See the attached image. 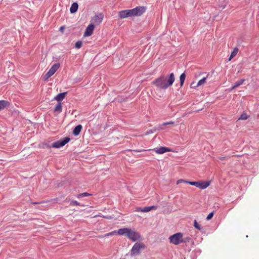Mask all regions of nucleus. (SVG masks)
<instances>
[{"label": "nucleus", "instance_id": "c85d7f7f", "mask_svg": "<svg viewBox=\"0 0 259 259\" xmlns=\"http://www.w3.org/2000/svg\"><path fill=\"white\" fill-rule=\"evenodd\" d=\"M194 226L198 230H201V227L200 226V225L198 224V223L197 222L196 220H195L194 221Z\"/></svg>", "mask_w": 259, "mask_h": 259}, {"label": "nucleus", "instance_id": "2f4dec72", "mask_svg": "<svg viewBox=\"0 0 259 259\" xmlns=\"http://www.w3.org/2000/svg\"><path fill=\"white\" fill-rule=\"evenodd\" d=\"M174 124V122L169 121V122H163L162 123V124L161 125V126L162 125H172Z\"/></svg>", "mask_w": 259, "mask_h": 259}, {"label": "nucleus", "instance_id": "393cba45", "mask_svg": "<svg viewBox=\"0 0 259 259\" xmlns=\"http://www.w3.org/2000/svg\"><path fill=\"white\" fill-rule=\"evenodd\" d=\"M71 206H79L80 205V203L75 200H72L70 202ZM81 206H83V205H81Z\"/></svg>", "mask_w": 259, "mask_h": 259}, {"label": "nucleus", "instance_id": "20e7f679", "mask_svg": "<svg viewBox=\"0 0 259 259\" xmlns=\"http://www.w3.org/2000/svg\"><path fill=\"white\" fill-rule=\"evenodd\" d=\"M126 237L134 242L139 240L141 239V235L140 234L135 230L131 229H128Z\"/></svg>", "mask_w": 259, "mask_h": 259}, {"label": "nucleus", "instance_id": "412c9836", "mask_svg": "<svg viewBox=\"0 0 259 259\" xmlns=\"http://www.w3.org/2000/svg\"><path fill=\"white\" fill-rule=\"evenodd\" d=\"M62 103L59 102L56 105V106L55 108V111L61 112L62 111Z\"/></svg>", "mask_w": 259, "mask_h": 259}, {"label": "nucleus", "instance_id": "4468645a", "mask_svg": "<svg viewBox=\"0 0 259 259\" xmlns=\"http://www.w3.org/2000/svg\"><path fill=\"white\" fill-rule=\"evenodd\" d=\"M82 128V126L81 124H79L77 125L73 131V134L74 136H78L80 133L81 130Z\"/></svg>", "mask_w": 259, "mask_h": 259}, {"label": "nucleus", "instance_id": "dca6fc26", "mask_svg": "<svg viewBox=\"0 0 259 259\" xmlns=\"http://www.w3.org/2000/svg\"><path fill=\"white\" fill-rule=\"evenodd\" d=\"M78 5L77 3H73L70 8V11L71 13H75L78 9Z\"/></svg>", "mask_w": 259, "mask_h": 259}, {"label": "nucleus", "instance_id": "4c0bfd02", "mask_svg": "<svg viewBox=\"0 0 259 259\" xmlns=\"http://www.w3.org/2000/svg\"><path fill=\"white\" fill-rule=\"evenodd\" d=\"M104 218H107V219H110L111 217H110L109 218H107V217H103Z\"/></svg>", "mask_w": 259, "mask_h": 259}, {"label": "nucleus", "instance_id": "f03ea898", "mask_svg": "<svg viewBox=\"0 0 259 259\" xmlns=\"http://www.w3.org/2000/svg\"><path fill=\"white\" fill-rule=\"evenodd\" d=\"M183 234L181 233H176L169 237V242L175 245H178L184 242Z\"/></svg>", "mask_w": 259, "mask_h": 259}, {"label": "nucleus", "instance_id": "9b49d317", "mask_svg": "<svg viewBox=\"0 0 259 259\" xmlns=\"http://www.w3.org/2000/svg\"><path fill=\"white\" fill-rule=\"evenodd\" d=\"M131 11V10L121 11L118 13V16L120 19H124L128 17H132Z\"/></svg>", "mask_w": 259, "mask_h": 259}, {"label": "nucleus", "instance_id": "c756f323", "mask_svg": "<svg viewBox=\"0 0 259 259\" xmlns=\"http://www.w3.org/2000/svg\"><path fill=\"white\" fill-rule=\"evenodd\" d=\"M115 234H116V231H112L111 232H110V233L106 234L104 235V237H108V236H113V235H114Z\"/></svg>", "mask_w": 259, "mask_h": 259}, {"label": "nucleus", "instance_id": "f3484780", "mask_svg": "<svg viewBox=\"0 0 259 259\" xmlns=\"http://www.w3.org/2000/svg\"><path fill=\"white\" fill-rule=\"evenodd\" d=\"M244 81H245V79H241L240 80L234 83V85L231 89L230 91H232L234 89H235V88H236L237 87H238L243 84Z\"/></svg>", "mask_w": 259, "mask_h": 259}, {"label": "nucleus", "instance_id": "f257e3e1", "mask_svg": "<svg viewBox=\"0 0 259 259\" xmlns=\"http://www.w3.org/2000/svg\"><path fill=\"white\" fill-rule=\"evenodd\" d=\"M175 80V75L174 73H171L168 76H161L153 81L152 83L158 89L166 90L173 84Z\"/></svg>", "mask_w": 259, "mask_h": 259}, {"label": "nucleus", "instance_id": "f8f14e48", "mask_svg": "<svg viewBox=\"0 0 259 259\" xmlns=\"http://www.w3.org/2000/svg\"><path fill=\"white\" fill-rule=\"evenodd\" d=\"M95 29V26L93 24H90L85 29L84 33V36H90L93 34V31Z\"/></svg>", "mask_w": 259, "mask_h": 259}, {"label": "nucleus", "instance_id": "72a5a7b5", "mask_svg": "<svg viewBox=\"0 0 259 259\" xmlns=\"http://www.w3.org/2000/svg\"><path fill=\"white\" fill-rule=\"evenodd\" d=\"M64 29H65V27L63 26H61L60 27L59 30L63 32L64 31Z\"/></svg>", "mask_w": 259, "mask_h": 259}, {"label": "nucleus", "instance_id": "0eeeda50", "mask_svg": "<svg viewBox=\"0 0 259 259\" xmlns=\"http://www.w3.org/2000/svg\"><path fill=\"white\" fill-rule=\"evenodd\" d=\"M60 67V64L55 63L51 68L50 69L49 71L45 75L44 79L45 80H48L51 76H52L59 69Z\"/></svg>", "mask_w": 259, "mask_h": 259}, {"label": "nucleus", "instance_id": "a211bd4d", "mask_svg": "<svg viewBox=\"0 0 259 259\" xmlns=\"http://www.w3.org/2000/svg\"><path fill=\"white\" fill-rule=\"evenodd\" d=\"M157 209V206H151L148 207H145L142 208V210H141V212H147L152 210H156Z\"/></svg>", "mask_w": 259, "mask_h": 259}, {"label": "nucleus", "instance_id": "7ed1b4c3", "mask_svg": "<svg viewBox=\"0 0 259 259\" xmlns=\"http://www.w3.org/2000/svg\"><path fill=\"white\" fill-rule=\"evenodd\" d=\"M70 140V139L69 138L66 137L62 140L53 143L51 146L46 144V146L48 148H59L68 143Z\"/></svg>", "mask_w": 259, "mask_h": 259}, {"label": "nucleus", "instance_id": "6ab92c4d", "mask_svg": "<svg viewBox=\"0 0 259 259\" xmlns=\"http://www.w3.org/2000/svg\"><path fill=\"white\" fill-rule=\"evenodd\" d=\"M9 105V103L7 101H0V111L4 109L5 107Z\"/></svg>", "mask_w": 259, "mask_h": 259}, {"label": "nucleus", "instance_id": "e433bc0d", "mask_svg": "<svg viewBox=\"0 0 259 259\" xmlns=\"http://www.w3.org/2000/svg\"><path fill=\"white\" fill-rule=\"evenodd\" d=\"M220 159L221 160H224L225 159V158L224 157H221V158H220Z\"/></svg>", "mask_w": 259, "mask_h": 259}, {"label": "nucleus", "instance_id": "423d86ee", "mask_svg": "<svg viewBox=\"0 0 259 259\" xmlns=\"http://www.w3.org/2000/svg\"><path fill=\"white\" fill-rule=\"evenodd\" d=\"M149 150H152L155 151L157 154H162L167 152H170L171 151V150L167 147H160L154 148L153 149H149V150H137L136 152H142V151H149Z\"/></svg>", "mask_w": 259, "mask_h": 259}, {"label": "nucleus", "instance_id": "1a4fd4ad", "mask_svg": "<svg viewBox=\"0 0 259 259\" xmlns=\"http://www.w3.org/2000/svg\"><path fill=\"white\" fill-rule=\"evenodd\" d=\"M189 184L192 186H194L201 189H204L209 186L210 182H190V183H189Z\"/></svg>", "mask_w": 259, "mask_h": 259}, {"label": "nucleus", "instance_id": "2eb2a0df", "mask_svg": "<svg viewBox=\"0 0 259 259\" xmlns=\"http://www.w3.org/2000/svg\"><path fill=\"white\" fill-rule=\"evenodd\" d=\"M66 94V92L60 93L55 97V100L59 102L62 101L65 98Z\"/></svg>", "mask_w": 259, "mask_h": 259}, {"label": "nucleus", "instance_id": "bb28decb", "mask_svg": "<svg viewBox=\"0 0 259 259\" xmlns=\"http://www.w3.org/2000/svg\"><path fill=\"white\" fill-rule=\"evenodd\" d=\"M91 194L88 193H87V192H84V193H81V194H79L77 196V198H80V197H87V196H90Z\"/></svg>", "mask_w": 259, "mask_h": 259}, {"label": "nucleus", "instance_id": "ddd939ff", "mask_svg": "<svg viewBox=\"0 0 259 259\" xmlns=\"http://www.w3.org/2000/svg\"><path fill=\"white\" fill-rule=\"evenodd\" d=\"M128 230V228H127L120 229L117 231H116V234L118 235H124L126 236Z\"/></svg>", "mask_w": 259, "mask_h": 259}, {"label": "nucleus", "instance_id": "58836bf2", "mask_svg": "<svg viewBox=\"0 0 259 259\" xmlns=\"http://www.w3.org/2000/svg\"><path fill=\"white\" fill-rule=\"evenodd\" d=\"M257 116H258V117H259V114H258Z\"/></svg>", "mask_w": 259, "mask_h": 259}, {"label": "nucleus", "instance_id": "cd10ccee", "mask_svg": "<svg viewBox=\"0 0 259 259\" xmlns=\"http://www.w3.org/2000/svg\"><path fill=\"white\" fill-rule=\"evenodd\" d=\"M81 46H82V42L80 41H77L75 44V48L77 49L80 48Z\"/></svg>", "mask_w": 259, "mask_h": 259}, {"label": "nucleus", "instance_id": "473e14b6", "mask_svg": "<svg viewBox=\"0 0 259 259\" xmlns=\"http://www.w3.org/2000/svg\"><path fill=\"white\" fill-rule=\"evenodd\" d=\"M213 216V212H212L210 213L207 217L206 219L207 220H210Z\"/></svg>", "mask_w": 259, "mask_h": 259}, {"label": "nucleus", "instance_id": "39448f33", "mask_svg": "<svg viewBox=\"0 0 259 259\" xmlns=\"http://www.w3.org/2000/svg\"><path fill=\"white\" fill-rule=\"evenodd\" d=\"M145 245L143 243H136L132 248L131 254L135 256L139 254L141 249L144 248Z\"/></svg>", "mask_w": 259, "mask_h": 259}, {"label": "nucleus", "instance_id": "7c9ffc66", "mask_svg": "<svg viewBox=\"0 0 259 259\" xmlns=\"http://www.w3.org/2000/svg\"><path fill=\"white\" fill-rule=\"evenodd\" d=\"M196 83H196L195 81H193L190 85V87L191 88L195 89L196 88L199 87V85H196Z\"/></svg>", "mask_w": 259, "mask_h": 259}, {"label": "nucleus", "instance_id": "aec40b11", "mask_svg": "<svg viewBox=\"0 0 259 259\" xmlns=\"http://www.w3.org/2000/svg\"><path fill=\"white\" fill-rule=\"evenodd\" d=\"M238 52V49L237 48H235L231 54L229 58V61H231L237 54Z\"/></svg>", "mask_w": 259, "mask_h": 259}, {"label": "nucleus", "instance_id": "4be33fe9", "mask_svg": "<svg viewBox=\"0 0 259 259\" xmlns=\"http://www.w3.org/2000/svg\"><path fill=\"white\" fill-rule=\"evenodd\" d=\"M186 78V74L185 73H182L180 77V85L182 87Z\"/></svg>", "mask_w": 259, "mask_h": 259}, {"label": "nucleus", "instance_id": "6e6552de", "mask_svg": "<svg viewBox=\"0 0 259 259\" xmlns=\"http://www.w3.org/2000/svg\"><path fill=\"white\" fill-rule=\"evenodd\" d=\"M146 8L144 6L137 7L136 8L131 9L132 16H140L146 11Z\"/></svg>", "mask_w": 259, "mask_h": 259}, {"label": "nucleus", "instance_id": "a878e982", "mask_svg": "<svg viewBox=\"0 0 259 259\" xmlns=\"http://www.w3.org/2000/svg\"><path fill=\"white\" fill-rule=\"evenodd\" d=\"M185 183V184H189V183H190V181H188L185 180L184 179H179L177 181L176 183L177 185H179L180 183Z\"/></svg>", "mask_w": 259, "mask_h": 259}, {"label": "nucleus", "instance_id": "f704fd0d", "mask_svg": "<svg viewBox=\"0 0 259 259\" xmlns=\"http://www.w3.org/2000/svg\"><path fill=\"white\" fill-rule=\"evenodd\" d=\"M141 210H142V208L140 207H137L136 208V211H141Z\"/></svg>", "mask_w": 259, "mask_h": 259}, {"label": "nucleus", "instance_id": "5701e85b", "mask_svg": "<svg viewBox=\"0 0 259 259\" xmlns=\"http://www.w3.org/2000/svg\"><path fill=\"white\" fill-rule=\"evenodd\" d=\"M206 77H203L200 79L197 83L196 85L201 86L204 84L206 82Z\"/></svg>", "mask_w": 259, "mask_h": 259}, {"label": "nucleus", "instance_id": "9d476101", "mask_svg": "<svg viewBox=\"0 0 259 259\" xmlns=\"http://www.w3.org/2000/svg\"><path fill=\"white\" fill-rule=\"evenodd\" d=\"M103 19V16L102 14H99L96 15L94 17H92L91 21V24L98 25L102 23Z\"/></svg>", "mask_w": 259, "mask_h": 259}, {"label": "nucleus", "instance_id": "b1692460", "mask_svg": "<svg viewBox=\"0 0 259 259\" xmlns=\"http://www.w3.org/2000/svg\"><path fill=\"white\" fill-rule=\"evenodd\" d=\"M248 118V116L246 113H243L240 117L239 118L238 120H246Z\"/></svg>", "mask_w": 259, "mask_h": 259}, {"label": "nucleus", "instance_id": "c9c22d12", "mask_svg": "<svg viewBox=\"0 0 259 259\" xmlns=\"http://www.w3.org/2000/svg\"><path fill=\"white\" fill-rule=\"evenodd\" d=\"M100 217V215H96L94 216L93 218H97V217Z\"/></svg>", "mask_w": 259, "mask_h": 259}]
</instances>
